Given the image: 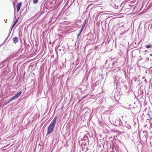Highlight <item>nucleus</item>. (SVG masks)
<instances>
[{
  "label": "nucleus",
  "mask_w": 152,
  "mask_h": 152,
  "mask_svg": "<svg viewBox=\"0 0 152 152\" xmlns=\"http://www.w3.org/2000/svg\"><path fill=\"white\" fill-rule=\"evenodd\" d=\"M83 28H83V27H82V28L81 29H82V30H83Z\"/></svg>",
  "instance_id": "obj_10"
},
{
  "label": "nucleus",
  "mask_w": 152,
  "mask_h": 152,
  "mask_svg": "<svg viewBox=\"0 0 152 152\" xmlns=\"http://www.w3.org/2000/svg\"><path fill=\"white\" fill-rule=\"evenodd\" d=\"M86 23V20H85V22H84V23H83V24L82 26H83V28H84V27L85 26V25Z\"/></svg>",
  "instance_id": "obj_8"
},
{
  "label": "nucleus",
  "mask_w": 152,
  "mask_h": 152,
  "mask_svg": "<svg viewBox=\"0 0 152 152\" xmlns=\"http://www.w3.org/2000/svg\"><path fill=\"white\" fill-rule=\"evenodd\" d=\"M57 119V117H55L53 121L50 124L48 128L47 133V135L52 133L54 127L56 123V121Z\"/></svg>",
  "instance_id": "obj_1"
},
{
  "label": "nucleus",
  "mask_w": 152,
  "mask_h": 152,
  "mask_svg": "<svg viewBox=\"0 0 152 152\" xmlns=\"http://www.w3.org/2000/svg\"><path fill=\"white\" fill-rule=\"evenodd\" d=\"M18 19H17L15 20V22H14V23L13 24L12 27V28L14 27L15 26V25L18 22Z\"/></svg>",
  "instance_id": "obj_5"
},
{
  "label": "nucleus",
  "mask_w": 152,
  "mask_h": 152,
  "mask_svg": "<svg viewBox=\"0 0 152 152\" xmlns=\"http://www.w3.org/2000/svg\"><path fill=\"white\" fill-rule=\"evenodd\" d=\"M145 47L147 48H149L152 47V45H146L145 46Z\"/></svg>",
  "instance_id": "obj_6"
},
{
  "label": "nucleus",
  "mask_w": 152,
  "mask_h": 152,
  "mask_svg": "<svg viewBox=\"0 0 152 152\" xmlns=\"http://www.w3.org/2000/svg\"><path fill=\"white\" fill-rule=\"evenodd\" d=\"M13 40L14 43L16 44L18 42V39L17 37H15L13 38Z\"/></svg>",
  "instance_id": "obj_4"
},
{
  "label": "nucleus",
  "mask_w": 152,
  "mask_h": 152,
  "mask_svg": "<svg viewBox=\"0 0 152 152\" xmlns=\"http://www.w3.org/2000/svg\"><path fill=\"white\" fill-rule=\"evenodd\" d=\"M82 30H83L82 29H80V32H79V35H78V36H79V35H80V33L82 31Z\"/></svg>",
  "instance_id": "obj_9"
},
{
  "label": "nucleus",
  "mask_w": 152,
  "mask_h": 152,
  "mask_svg": "<svg viewBox=\"0 0 152 152\" xmlns=\"http://www.w3.org/2000/svg\"><path fill=\"white\" fill-rule=\"evenodd\" d=\"M21 5H22V4H21V2H20L18 4L17 6V12H18V11H19V10H20V8L21 7Z\"/></svg>",
  "instance_id": "obj_3"
},
{
  "label": "nucleus",
  "mask_w": 152,
  "mask_h": 152,
  "mask_svg": "<svg viewBox=\"0 0 152 152\" xmlns=\"http://www.w3.org/2000/svg\"><path fill=\"white\" fill-rule=\"evenodd\" d=\"M22 93V91H21L20 92H19L18 93L16 94L14 96H13L11 98H10L9 99H7L4 103V105H5L8 104L10 103V102H11L13 100L17 98L20 95V94Z\"/></svg>",
  "instance_id": "obj_2"
},
{
  "label": "nucleus",
  "mask_w": 152,
  "mask_h": 152,
  "mask_svg": "<svg viewBox=\"0 0 152 152\" xmlns=\"http://www.w3.org/2000/svg\"><path fill=\"white\" fill-rule=\"evenodd\" d=\"M38 0H34L33 1V3L34 4H37L38 3Z\"/></svg>",
  "instance_id": "obj_7"
}]
</instances>
